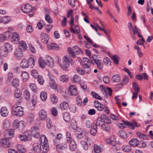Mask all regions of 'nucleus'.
<instances>
[{
  "label": "nucleus",
  "mask_w": 153,
  "mask_h": 153,
  "mask_svg": "<svg viewBox=\"0 0 153 153\" xmlns=\"http://www.w3.org/2000/svg\"><path fill=\"white\" fill-rule=\"evenodd\" d=\"M12 113L13 116H22L24 114L23 108L21 106L13 105L12 108Z\"/></svg>",
  "instance_id": "obj_1"
},
{
  "label": "nucleus",
  "mask_w": 153,
  "mask_h": 153,
  "mask_svg": "<svg viewBox=\"0 0 153 153\" xmlns=\"http://www.w3.org/2000/svg\"><path fill=\"white\" fill-rule=\"evenodd\" d=\"M90 60L92 64H96L99 69H102L103 64L102 63L101 60L97 57L96 55H93L90 57Z\"/></svg>",
  "instance_id": "obj_2"
},
{
  "label": "nucleus",
  "mask_w": 153,
  "mask_h": 153,
  "mask_svg": "<svg viewBox=\"0 0 153 153\" xmlns=\"http://www.w3.org/2000/svg\"><path fill=\"white\" fill-rule=\"evenodd\" d=\"M68 53L73 58L76 57L75 54L78 55L82 53L81 49L76 45L73 47L72 49H71V48L68 47Z\"/></svg>",
  "instance_id": "obj_3"
},
{
  "label": "nucleus",
  "mask_w": 153,
  "mask_h": 153,
  "mask_svg": "<svg viewBox=\"0 0 153 153\" xmlns=\"http://www.w3.org/2000/svg\"><path fill=\"white\" fill-rule=\"evenodd\" d=\"M39 129L38 127L34 126L32 127L31 129V135L36 138H38L40 135Z\"/></svg>",
  "instance_id": "obj_4"
},
{
  "label": "nucleus",
  "mask_w": 153,
  "mask_h": 153,
  "mask_svg": "<svg viewBox=\"0 0 153 153\" xmlns=\"http://www.w3.org/2000/svg\"><path fill=\"white\" fill-rule=\"evenodd\" d=\"M122 122L125 125L128 126L132 129H134V127H140V125L137 124V122L135 121H133L131 123H130L128 121L122 120Z\"/></svg>",
  "instance_id": "obj_5"
},
{
  "label": "nucleus",
  "mask_w": 153,
  "mask_h": 153,
  "mask_svg": "<svg viewBox=\"0 0 153 153\" xmlns=\"http://www.w3.org/2000/svg\"><path fill=\"white\" fill-rule=\"evenodd\" d=\"M70 61L69 59L64 56L63 59L62 63L60 65L61 68L63 70H68L67 68L69 66Z\"/></svg>",
  "instance_id": "obj_6"
},
{
  "label": "nucleus",
  "mask_w": 153,
  "mask_h": 153,
  "mask_svg": "<svg viewBox=\"0 0 153 153\" xmlns=\"http://www.w3.org/2000/svg\"><path fill=\"white\" fill-rule=\"evenodd\" d=\"M19 137L21 141L24 142L30 141L31 139L30 134H29V132L27 131L25 132L24 135H20L19 136Z\"/></svg>",
  "instance_id": "obj_7"
},
{
  "label": "nucleus",
  "mask_w": 153,
  "mask_h": 153,
  "mask_svg": "<svg viewBox=\"0 0 153 153\" xmlns=\"http://www.w3.org/2000/svg\"><path fill=\"white\" fill-rule=\"evenodd\" d=\"M68 88V92L70 95L75 96L77 95L78 92L75 85H71Z\"/></svg>",
  "instance_id": "obj_8"
},
{
  "label": "nucleus",
  "mask_w": 153,
  "mask_h": 153,
  "mask_svg": "<svg viewBox=\"0 0 153 153\" xmlns=\"http://www.w3.org/2000/svg\"><path fill=\"white\" fill-rule=\"evenodd\" d=\"M81 64L84 68H90L91 63L88 58L83 57L82 59V61Z\"/></svg>",
  "instance_id": "obj_9"
},
{
  "label": "nucleus",
  "mask_w": 153,
  "mask_h": 153,
  "mask_svg": "<svg viewBox=\"0 0 153 153\" xmlns=\"http://www.w3.org/2000/svg\"><path fill=\"white\" fill-rule=\"evenodd\" d=\"M23 51L20 48H17L14 51V55L18 59H21L23 56Z\"/></svg>",
  "instance_id": "obj_10"
},
{
  "label": "nucleus",
  "mask_w": 153,
  "mask_h": 153,
  "mask_svg": "<svg viewBox=\"0 0 153 153\" xmlns=\"http://www.w3.org/2000/svg\"><path fill=\"white\" fill-rule=\"evenodd\" d=\"M21 9L24 13H28L31 11L32 7L29 4H27L22 6Z\"/></svg>",
  "instance_id": "obj_11"
},
{
  "label": "nucleus",
  "mask_w": 153,
  "mask_h": 153,
  "mask_svg": "<svg viewBox=\"0 0 153 153\" xmlns=\"http://www.w3.org/2000/svg\"><path fill=\"white\" fill-rule=\"evenodd\" d=\"M0 142L1 145L4 148H9L10 145V143L9 141L7 138L1 139Z\"/></svg>",
  "instance_id": "obj_12"
},
{
  "label": "nucleus",
  "mask_w": 153,
  "mask_h": 153,
  "mask_svg": "<svg viewBox=\"0 0 153 153\" xmlns=\"http://www.w3.org/2000/svg\"><path fill=\"white\" fill-rule=\"evenodd\" d=\"M33 149L34 151L37 153H40L41 152V145L38 143H33Z\"/></svg>",
  "instance_id": "obj_13"
},
{
  "label": "nucleus",
  "mask_w": 153,
  "mask_h": 153,
  "mask_svg": "<svg viewBox=\"0 0 153 153\" xmlns=\"http://www.w3.org/2000/svg\"><path fill=\"white\" fill-rule=\"evenodd\" d=\"M39 117L41 120H44L46 119L47 116V112L45 110L42 109L39 112Z\"/></svg>",
  "instance_id": "obj_14"
},
{
  "label": "nucleus",
  "mask_w": 153,
  "mask_h": 153,
  "mask_svg": "<svg viewBox=\"0 0 153 153\" xmlns=\"http://www.w3.org/2000/svg\"><path fill=\"white\" fill-rule=\"evenodd\" d=\"M59 106L62 110H67L69 108V104L68 102L63 101L60 103Z\"/></svg>",
  "instance_id": "obj_15"
},
{
  "label": "nucleus",
  "mask_w": 153,
  "mask_h": 153,
  "mask_svg": "<svg viewBox=\"0 0 153 153\" xmlns=\"http://www.w3.org/2000/svg\"><path fill=\"white\" fill-rule=\"evenodd\" d=\"M41 37L42 38L41 41L44 44L48 42L49 39V36L46 33H41Z\"/></svg>",
  "instance_id": "obj_16"
},
{
  "label": "nucleus",
  "mask_w": 153,
  "mask_h": 153,
  "mask_svg": "<svg viewBox=\"0 0 153 153\" xmlns=\"http://www.w3.org/2000/svg\"><path fill=\"white\" fill-rule=\"evenodd\" d=\"M2 46L8 52H12L13 49V45L9 43H5Z\"/></svg>",
  "instance_id": "obj_17"
},
{
  "label": "nucleus",
  "mask_w": 153,
  "mask_h": 153,
  "mask_svg": "<svg viewBox=\"0 0 153 153\" xmlns=\"http://www.w3.org/2000/svg\"><path fill=\"white\" fill-rule=\"evenodd\" d=\"M20 40L19 34L17 32H14L13 34L11 40L15 42H17Z\"/></svg>",
  "instance_id": "obj_18"
},
{
  "label": "nucleus",
  "mask_w": 153,
  "mask_h": 153,
  "mask_svg": "<svg viewBox=\"0 0 153 153\" xmlns=\"http://www.w3.org/2000/svg\"><path fill=\"white\" fill-rule=\"evenodd\" d=\"M8 54V52L3 48L1 46L0 48V54L1 55L4 57H7Z\"/></svg>",
  "instance_id": "obj_19"
},
{
  "label": "nucleus",
  "mask_w": 153,
  "mask_h": 153,
  "mask_svg": "<svg viewBox=\"0 0 153 153\" xmlns=\"http://www.w3.org/2000/svg\"><path fill=\"white\" fill-rule=\"evenodd\" d=\"M139 143L138 140L136 138H133L131 139L129 142V144L133 147L137 146Z\"/></svg>",
  "instance_id": "obj_20"
},
{
  "label": "nucleus",
  "mask_w": 153,
  "mask_h": 153,
  "mask_svg": "<svg viewBox=\"0 0 153 153\" xmlns=\"http://www.w3.org/2000/svg\"><path fill=\"white\" fill-rule=\"evenodd\" d=\"M70 142L69 145L70 149L73 151H75L76 149V141L74 140H72Z\"/></svg>",
  "instance_id": "obj_21"
},
{
  "label": "nucleus",
  "mask_w": 153,
  "mask_h": 153,
  "mask_svg": "<svg viewBox=\"0 0 153 153\" xmlns=\"http://www.w3.org/2000/svg\"><path fill=\"white\" fill-rule=\"evenodd\" d=\"M97 131V128L95 123H93L92 127H91L90 132V134L94 136L96 135Z\"/></svg>",
  "instance_id": "obj_22"
},
{
  "label": "nucleus",
  "mask_w": 153,
  "mask_h": 153,
  "mask_svg": "<svg viewBox=\"0 0 153 153\" xmlns=\"http://www.w3.org/2000/svg\"><path fill=\"white\" fill-rule=\"evenodd\" d=\"M0 113L2 116L7 117L8 114V111L6 107H3L1 109Z\"/></svg>",
  "instance_id": "obj_23"
},
{
  "label": "nucleus",
  "mask_w": 153,
  "mask_h": 153,
  "mask_svg": "<svg viewBox=\"0 0 153 153\" xmlns=\"http://www.w3.org/2000/svg\"><path fill=\"white\" fill-rule=\"evenodd\" d=\"M14 135V131L13 129H10V131H7L5 134L6 138L9 139L12 138Z\"/></svg>",
  "instance_id": "obj_24"
},
{
  "label": "nucleus",
  "mask_w": 153,
  "mask_h": 153,
  "mask_svg": "<svg viewBox=\"0 0 153 153\" xmlns=\"http://www.w3.org/2000/svg\"><path fill=\"white\" fill-rule=\"evenodd\" d=\"M56 146L57 150L59 152L61 151V150H63L64 149H67L68 148L67 145L66 143H65L63 144L59 145V144Z\"/></svg>",
  "instance_id": "obj_25"
},
{
  "label": "nucleus",
  "mask_w": 153,
  "mask_h": 153,
  "mask_svg": "<svg viewBox=\"0 0 153 153\" xmlns=\"http://www.w3.org/2000/svg\"><path fill=\"white\" fill-rule=\"evenodd\" d=\"M19 48H20L23 51H25L26 50L27 46L26 43L23 41L20 42L19 44Z\"/></svg>",
  "instance_id": "obj_26"
},
{
  "label": "nucleus",
  "mask_w": 153,
  "mask_h": 153,
  "mask_svg": "<svg viewBox=\"0 0 153 153\" xmlns=\"http://www.w3.org/2000/svg\"><path fill=\"white\" fill-rule=\"evenodd\" d=\"M13 78V74L11 72H9L7 74V78L6 79V82L8 85L11 84L10 81Z\"/></svg>",
  "instance_id": "obj_27"
},
{
  "label": "nucleus",
  "mask_w": 153,
  "mask_h": 153,
  "mask_svg": "<svg viewBox=\"0 0 153 153\" xmlns=\"http://www.w3.org/2000/svg\"><path fill=\"white\" fill-rule=\"evenodd\" d=\"M20 66L22 68H27L29 67L28 61L25 59H23L20 63Z\"/></svg>",
  "instance_id": "obj_28"
},
{
  "label": "nucleus",
  "mask_w": 153,
  "mask_h": 153,
  "mask_svg": "<svg viewBox=\"0 0 153 153\" xmlns=\"http://www.w3.org/2000/svg\"><path fill=\"white\" fill-rule=\"evenodd\" d=\"M39 141L41 144H44V143H48V140L46 138L45 136L44 135H41L39 138Z\"/></svg>",
  "instance_id": "obj_29"
},
{
  "label": "nucleus",
  "mask_w": 153,
  "mask_h": 153,
  "mask_svg": "<svg viewBox=\"0 0 153 153\" xmlns=\"http://www.w3.org/2000/svg\"><path fill=\"white\" fill-rule=\"evenodd\" d=\"M34 114L33 113H29L27 116V119L28 122H30L34 120Z\"/></svg>",
  "instance_id": "obj_30"
},
{
  "label": "nucleus",
  "mask_w": 153,
  "mask_h": 153,
  "mask_svg": "<svg viewBox=\"0 0 153 153\" xmlns=\"http://www.w3.org/2000/svg\"><path fill=\"white\" fill-rule=\"evenodd\" d=\"M12 85L14 87L16 88L19 85V80L17 78H15L13 79L12 82Z\"/></svg>",
  "instance_id": "obj_31"
},
{
  "label": "nucleus",
  "mask_w": 153,
  "mask_h": 153,
  "mask_svg": "<svg viewBox=\"0 0 153 153\" xmlns=\"http://www.w3.org/2000/svg\"><path fill=\"white\" fill-rule=\"evenodd\" d=\"M28 63L30 68H33L35 65V61L33 57H30L28 60Z\"/></svg>",
  "instance_id": "obj_32"
},
{
  "label": "nucleus",
  "mask_w": 153,
  "mask_h": 153,
  "mask_svg": "<svg viewBox=\"0 0 153 153\" xmlns=\"http://www.w3.org/2000/svg\"><path fill=\"white\" fill-rule=\"evenodd\" d=\"M42 146L41 148V151L43 152H46L49 149V146L48 143L42 144Z\"/></svg>",
  "instance_id": "obj_33"
},
{
  "label": "nucleus",
  "mask_w": 153,
  "mask_h": 153,
  "mask_svg": "<svg viewBox=\"0 0 153 153\" xmlns=\"http://www.w3.org/2000/svg\"><path fill=\"white\" fill-rule=\"evenodd\" d=\"M136 134L140 139L143 140H147L148 138V136L147 135L140 133L139 132H137Z\"/></svg>",
  "instance_id": "obj_34"
},
{
  "label": "nucleus",
  "mask_w": 153,
  "mask_h": 153,
  "mask_svg": "<svg viewBox=\"0 0 153 153\" xmlns=\"http://www.w3.org/2000/svg\"><path fill=\"white\" fill-rule=\"evenodd\" d=\"M39 63L40 67L42 68H45L47 64L44 60L41 57L39 59Z\"/></svg>",
  "instance_id": "obj_35"
},
{
  "label": "nucleus",
  "mask_w": 153,
  "mask_h": 153,
  "mask_svg": "<svg viewBox=\"0 0 153 153\" xmlns=\"http://www.w3.org/2000/svg\"><path fill=\"white\" fill-rule=\"evenodd\" d=\"M102 128L104 131L109 132L111 131L110 126L107 124L103 123L102 125Z\"/></svg>",
  "instance_id": "obj_36"
},
{
  "label": "nucleus",
  "mask_w": 153,
  "mask_h": 153,
  "mask_svg": "<svg viewBox=\"0 0 153 153\" xmlns=\"http://www.w3.org/2000/svg\"><path fill=\"white\" fill-rule=\"evenodd\" d=\"M94 150L95 153H100L102 150L100 146L96 144L94 145Z\"/></svg>",
  "instance_id": "obj_37"
},
{
  "label": "nucleus",
  "mask_w": 153,
  "mask_h": 153,
  "mask_svg": "<svg viewBox=\"0 0 153 153\" xmlns=\"http://www.w3.org/2000/svg\"><path fill=\"white\" fill-rule=\"evenodd\" d=\"M21 76L22 77L24 81H26L29 79V74L26 72H22V74Z\"/></svg>",
  "instance_id": "obj_38"
},
{
  "label": "nucleus",
  "mask_w": 153,
  "mask_h": 153,
  "mask_svg": "<svg viewBox=\"0 0 153 153\" xmlns=\"http://www.w3.org/2000/svg\"><path fill=\"white\" fill-rule=\"evenodd\" d=\"M17 148V150L19 153H24L25 152L26 150L22 145H18Z\"/></svg>",
  "instance_id": "obj_39"
},
{
  "label": "nucleus",
  "mask_w": 153,
  "mask_h": 153,
  "mask_svg": "<svg viewBox=\"0 0 153 153\" xmlns=\"http://www.w3.org/2000/svg\"><path fill=\"white\" fill-rule=\"evenodd\" d=\"M22 94L21 91L19 88H16L15 90L14 96L16 98H19Z\"/></svg>",
  "instance_id": "obj_40"
},
{
  "label": "nucleus",
  "mask_w": 153,
  "mask_h": 153,
  "mask_svg": "<svg viewBox=\"0 0 153 153\" xmlns=\"http://www.w3.org/2000/svg\"><path fill=\"white\" fill-rule=\"evenodd\" d=\"M119 135L120 137L124 139H126L128 137V134L124 131H120L119 133Z\"/></svg>",
  "instance_id": "obj_41"
},
{
  "label": "nucleus",
  "mask_w": 153,
  "mask_h": 153,
  "mask_svg": "<svg viewBox=\"0 0 153 153\" xmlns=\"http://www.w3.org/2000/svg\"><path fill=\"white\" fill-rule=\"evenodd\" d=\"M112 80L113 82H118L120 81V76L117 74L113 76L112 77Z\"/></svg>",
  "instance_id": "obj_42"
},
{
  "label": "nucleus",
  "mask_w": 153,
  "mask_h": 153,
  "mask_svg": "<svg viewBox=\"0 0 153 153\" xmlns=\"http://www.w3.org/2000/svg\"><path fill=\"white\" fill-rule=\"evenodd\" d=\"M57 97L54 94H51V102L53 104H55L57 102Z\"/></svg>",
  "instance_id": "obj_43"
},
{
  "label": "nucleus",
  "mask_w": 153,
  "mask_h": 153,
  "mask_svg": "<svg viewBox=\"0 0 153 153\" xmlns=\"http://www.w3.org/2000/svg\"><path fill=\"white\" fill-rule=\"evenodd\" d=\"M63 117L65 122H68L70 120V116L69 114L67 112H65L63 114Z\"/></svg>",
  "instance_id": "obj_44"
},
{
  "label": "nucleus",
  "mask_w": 153,
  "mask_h": 153,
  "mask_svg": "<svg viewBox=\"0 0 153 153\" xmlns=\"http://www.w3.org/2000/svg\"><path fill=\"white\" fill-rule=\"evenodd\" d=\"M47 61L49 65L52 67L54 65V63L52 58L49 56L47 58Z\"/></svg>",
  "instance_id": "obj_45"
},
{
  "label": "nucleus",
  "mask_w": 153,
  "mask_h": 153,
  "mask_svg": "<svg viewBox=\"0 0 153 153\" xmlns=\"http://www.w3.org/2000/svg\"><path fill=\"white\" fill-rule=\"evenodd\" d=\"M122 149L125 152H128L131 150V148L129 145H124L122 147Z\"/></svg>",
  "instance_id": "obj_46"
},
{
  "label": "nucleus",
  "mask_w": 153,
  "mask_h": 153,
  "mask_svg": "<svg viewBox=\"0 0 153 153\" xmlns=\"http://www.w3.org/2000/svg\"><path fill=\"white\" fill-rule=\"evenodd\" d=\"M119 59V56L117 55H113L111 58V59L116 64H118Z\"/></svg>",
  "instance_id": "obj_47"
},
{
  "label": "nucleus",
  "mask_w": 153,
  "mask_h": 153,
  "mask_svg": "<svg viewBox=\"0 0 153 153\" xmlns=\"http://www.w3.org/2000/svg\"><path fill=\"white\" fill-rule=\"evenodd\" d=\"M91 95L94 98L96 99L100 100H102V97L94 91L91 92Z\"/></svg>",
  "instance_id": "obj_48"
},
{
  "label": "nucleus",
  "mask_w": 153,
  "mask_h": 153,
  "mask_svg": "<svg viewBox=\"0 0 153 153\" xmlns=\"http://www.w3.org/2000/svg\"><path fill=\"white\" fill-rule=\"evenodd\" d=\"M80 143L81 146H82L83 149L85 150H87L88 148V143L85 141L82 140Z\"/></svg>",
  "instance_id": "obj_49"
},
{
  "label": "nucleus",
  "mask_w": 153,
  "mask_h": 153,
  "mask_svg": "<svg viewBox=\"0 0 153 153\" xmlns=\"http://www.w3.org/2000/svg\"><path fill=\"white\" fill-rule=\"evenodd\" d=\"M68 77L66 75H62L60 78V80L63 82H67L68 80Z\"/></svg>",
  "instance_id": "obj_50"
},
{
  "label": "nucleus",
  "mask_w": 153,
  "mask_h": 153,
  "mask_svg": "<svg viewBox=\"0 0 153 153\" xmlns=\"http://www.w3.org/2000/svg\"><path fill=\"white\" fill-rule=\"evenodd\" d=\"M93 123H95L94 122H92L91 120H88L86 122L85 126L87 128H91L92 127Z\"/></svg>",
  "instance_id": "obj_51"
},
{
  "label": "nucleus",
  "mask_w": 153,
  "mask_h": 153,
  "mask_svg": "<svg viewBox=\"0 0 153 153\" xmlns=\"http://www.w3.org/2000/svg\"><path fill=\"white\" fill-rule=\"evenodd\" d=\"M36 78L37 79V81L40 85H42L44 84V80L42 76L39 75Z\"/></svg>",
  "instance_id": "obj_52"
},
{
  "label": "nucleus",
  "mask_w": 153,
  "mask_h": 153,
  "mask_svg": "<svg viewBox=\"0 0 153 153\" xmlns=\"http://www.w3.org/2000/svg\"><path fill=\"white\" fill-rule=\"evenodd\" d=\"M11 21V18L9 16H5L3 17V22L4 24H6Z\"/></svg>",
  "instance_id": "obj_53"
},
{
  "label": "nucleus",
  "mask_w": 153,
  "mask_h": 153,
  "mask_svg": "<svg viewBox=\"0 0 153 153\" xmlns=\"http://www.w3.org/2000/svg\"><path fill=\"white\" fill-rule=\"evenodd\" d=\"M19 121L18 120H16L13 121V128L14 129L17 128L19 126Z\"/></svg>",
  "instance_id": "obj_54"
},
{
  "label": "nucleus",
  "mask_w": 153,
  "mask_h": 153,
  "mask_svg": "<svg viewBox=\"0 0 153 153\" xmlns=\"http://www.w3.org/2000/svg\"><path fill=\"white\" fill-rule=\"evenodd\" d=\"M40 97L42 100L45 101L47 98V94L45 92H42L40 94Z\"/></svg>",
  "instance_id": "obj_55"
},
{
  "label": "nucleus",
  "mask_w": 153,
  "mask_h": 153,
  "mask_svg": "<svg viewBox=\"0 0 153 153\" xmlns=\"http://www.w3.org/2000/svg\"><path fill=\"white\" fill-rule=\"evenodd\" d=\"M29 86L32 90L34 92H36L37 91V88L35 84L31 83L30 84Z\"/></svg>",
  "instance_id": "obj_56"
},
{
  "label": "nucleus",
  "mask_w": 153,
  "mask_h": 153,
  "mask_svg": "<svg viewBox=\"0 0 153 153\" xmlns=\"http://www.w3.org/2000/svg\"><path fill=\"white\" fill-rule=\"evenodd\" d=\"M71 124L72 128L74 130L76 129L77 127V124L76 121L74 120H73L71 121Z\"/></svg>",
  "instance_id": "obj_57"
},
{
  "label": "nucleus",
  "mask_w": 153,
  "mask_h": 153,
  "mask_svg": "<svg viewBox=\"0 0 153 153\" xmlns=\"http://www.w3.org/2000/svg\"><path fill=\"white\" fill-rule=\"evenodd\" d=\"M24 94L26 99L28 100L29 99L30 97V94L27 90H25L24 92Z\"/></svg>",
  "instance_id": "obj_58"
},
{
  "label": "nucleus",
  "mask_w": 153,
  "mask_h": 153,
  "mask_svg": "<svg viewBox=\"0 0 153 153\" xmlns=\"http://www.w3.org/2000/svg\"><path fill=\"white\" fill-rule=\"evenodd\" d=\"M50 86L51 88L55 89L57 88V85L54 80L50 81Z\"/></svg>",
  "instance_id": "obj_59"
},
{
  "label": "nucleus",
  "mask_w": 153,
  "mask_h": 153,
  "mask_svg": "<svg viewBox=\"0 0 153 153\" xmlns=\"http://www.w3.org/2000/svg\"><path fill=\"white\" fill-rule=\"evenodd\" d=\"M45 19L49 23H52L53 21L52 19L48 14H47L45 15Z\"/></svg>",
  "instance_id": "obj_60"
},
{
  "label": "nucleus",
  "mask_w": 153,
  "mask_h": 153,
  "mask_svg": "<svg viewBox=\"0 0 153 153\" xmlns=\"http://www.w3.org/2000/svg\"><path fill=\"white\" fill-rule=\"evenodd\" d=\"M80 77L76 75H75L72 79L73 82H78L80 80Z\"/></svg>",
  "instance_id": "obj_61"
},
{
  "label": "nucleus",
  "mask_w": 153,
  "mask_h": 153,
  "mask_svg": "<svg viewBox=\"0 0 153 153\" xmlns=\"http://www.w3.org/2000/svg\"><path fill=\"white\" fill-rule=\"evenodd\" d=\"M103 62L106 65H108L109 64L111 65V61L109 58L107 57H105L104 58Z\"/></svg>",
  "instance_id": "obj_62"
},
{
  "label": "nucleus",
  "mask_w": 153,
  "mask_h": 153,
  "mask_svg": "<svg viewBox=\"0 0 153 153\" xmlns=\"http://www.w3.org/2000/svg\"><path fill=\"white\" fill-rule=\"evenodd\" d=\"M31 75L33 76L35 78H36L39 75H38V73L36 70H32L31 72Z\"/></svg>",
  "instance_id": "obj_63"
},
{
  "label": "nucleus",
  "mask_w": 153,
  "mask_h": 153,
  "mask_svg": "<svg viewBox=\"0 0 153 153\" xmlns=\"http://www.w3.org/2000/svg\"><path fill=\"white\" fill-rule=\"evenodd\" d=\"M72 139V137L71 136V133L69 131H67L66 132V140L67 141L68 143H70Z\"/></svg>",
  "instance_id": "obj_64"
}]
</instances>
